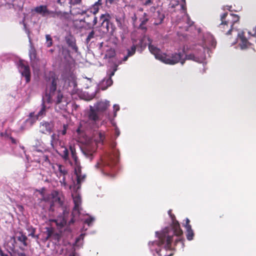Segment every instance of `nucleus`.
I'll return each instance as SVG.
<instances>
[{
	"instance_id": "f257e3e1",
	"label": "nucleus",
	"mask_w": 256,
	"mask_h": 256,
	"mask_svg": "<svg viewBox=\"0 0 256 256\" xmlns=\"http://www.w3.org/2000/svg\"><path fill=\"white\" fill-rule=\"evenodd\" d=\"M58 137V136H56L55 134H53L52 136L51 146L54 148L56 150L58 153L66 162L68 161L72 166H74L76 182L73 180L70 179L67 170L64 166L56 164L52 166V168L54 172L58 178L61 186L64 189H70L71 190L72 196L74 204L72 214H79L81 210L82 200L78 190L80 188L81 183L84 180L86 175L82 173L80 162L76 156L74 146L70 144L69 146L71 156L74 160L73 163L69 160V152L68 150L65 146H61L58 150H57Z\"/></svg>"
},
{
	"instance_id": "f03ea898",
	"label": "nucleus",
	"mask_w": 256,
	"mask_h": 256,
	"mask_svg": "<svg viewBox=\"0 0 256 256\" xmlns=\"http://www.w3.org/2000/svg\"><path fill=\"white\" fill-rule=\"evenodd\" d=\"M110 106V102L105 100L100 101L96 103L94 106H90V110L88 112L87 122L82 121L80 122L79 127L76 130L78 135L80 136H85L84 140H80L84 146L82 148V152L86 158L92 160L96 152L98 145L102 144L105 138L104 133L102 132H96L92 137L86 136L84 134L85 130L98 128L100 126L104 123V120L100 122V114L104 112Z\"/></svg>"
},
{
	"instance_id": "7ed1b4c3",
	"label": "nucleus",
	"mask_w": 256,
	"mask_h": 256,
	"mask_svg": "<svg viewBox=\"0 0 256 256\" xmlns=\"http://www.w3.org/2000/svg\"><path fill=\"white\" fill-rule=\"evenodd\" d=\"M216 42L212 36L210 34L206 35L202 45L196 46L194 48L192 53L186 54L184 58V51L172 54L171 56L162 53L160 50L154 45L150 44L148 45L150 52L154 56L156 59L160 60L164 63L170 64H174L180 62L182 65L185 60H192L196 62H204L206 58L204 52L206 50L210 48L215 47Z\"/></svg>"
},
{
	"instance_id": "20e7f679",
	"label": "nucleus",
	"mask_w": 256,
	"mask_h": 256,
	"mask_svg": "<svg viewBox=\"0 0 256 256\" xmlns=\"http://www.w3.org/2000/svg\"><path fill=\"white\" fill-rule=\"evenodd\" d=\"M168 214L171 218L172 224L162 230L160 232H156L158 240L149 243L152 252H154L158 256H172L174 250L172 248V242L174 240L175 243L182 241V230L180 228L178 222L174 220V216L171 214V210H168Z\"/></svg>"
},
{
	"instance_id": "39448f33",
	"label": "nucleus",
	"mask_w": 256,
	"mask_h": 256,
	"mask_svg": "<svg viewBox=\"0 0 256 256\" xmlns=\"http://www.w3.org/2000/svg\"><path fill=\"white\" fill-rule=\"evenodd\" d=\"M50 84H48L46 94L42 98V102L40 110L36 114L39 118L45 116L47 110L50 106H47L46 104H52L55 105L56 110H65L68 104L70 102V98L63 95L60 90H56L58 78L53 72H50Z\"/></svg>"
},
{
	"instance_id": "423d86ee",
	"label": "nucleus",
	"mask_w": 256,
	"mask_h": 256,
	"mask_svg": "<svg viewBox=\"0 0 256 256\" xmlns=\"http://www.w3.org/2000/svg\"><path fill=\"white\" fill-rule=\"evenodd\" d=\"M116 146L115 142L111 144V151L100 158L94 166L96 169L104 174H109L118 160L119 154L118 150L115 148Z\"/></svg>"
},
{
	"instance_id": "0eeeda50",
	"label": "nucleus",
	"mask_w": 256,
	"mask_h": 256,
	"mask_svg": "<svg viewBox=\"0 0 256 256\" xmlns=\"http://www.w3.org/2000/svg\"><path fill=\"white\" fill-rule=\"evenodd\" d=\"M52 202L57 203L62 207L63 212L62 216H60L54 220L56 225L60 228L62 227L66 223V215L68 213V210H67L66 208H64V195L61 192L56 190H54L52 192Z\"/></svg>"
},
{
	"instance_id": "6e6552de",
	"label": "nucleus",
	"mask_w": 256,
	"mask_h": 256,
	"mask_svg": "<svg viewBox=\"0 0 256 256\" xmlns=\"http://www.w3.org/2000/svg\"><path fill=\"white\" fill-rule=\"evenodd\" d=\"M84 234H81L78 238H76L74 244L72 246L68 244L67 246H65L62 248V253L64 254L65 256H78L74 252L75 248L80 247L82 245V240L84 238Z\"/></svg>"
},
{
	"instance_id": "1a4fd4ad",
	"label": "nucleus",
	"mask_w": 256,
	"mask_h": 256,
	"mask_svg": "<svg viewBox=\"0 0 256 256\" xmlns=\"http://www.w3.org/2000/svg\"><path fill=\"white\" fill-rule=\"evenodd\" d=\"M222 20L221 24L219 25V28H222V26H226L227 28H232L234 24L239 20V17L236 14H228L225 12L220 16Z\"/></svg>"
},
{
	"instance_id": "9d476101",
	"label": "nucleus",
	"mask_w": 256,
	"mask_h": 256,
	"mask_svg": "<svg viewBox=\"0 0 256 256\" xmlns=\"http://www.w3.org/2000/svg\"><path fill=\"white\" fill-rule=\"evenodd\" d=\"M18 68L22 75L25 77L26 82H28L30 76L29 66L24 61L20 60L18 64Z\"/></svg>"
},
{
	"instance_id": "9b49d317",
	"label": "nucleus",
	"mask_w": 256,
	"mask_h": 256,
	"mask_svg": "<svg viewBox=\"0 0 256 256\" xmlns=\"http://www.w3.org/2000/svg\"><path fill=\"white\" fill-rule=\"evenodd\" d=\"M117 70V66H116L112 72L109 74L108 78H105L101 81L98 85V87L102 90H106L108 86L112 84V80L111 78L112 76L114 74L115 72Z\"/></svg>"
},
{
	"instance_id": "f8f14e48",
	"label": "nucleus",
	"mask_w": 256,
	"mask_h": 256,
	"mask_svg": "<svg viewBox=\"0 0 256 256\" xmlns=\"http://www.w3.org/2000/svg\"><path fill=\"white\" fill-rule=\"evenodd\" d=\"M244 34V31L238 32L237 34V42L241 50H244L250 46V43L248 41Z\"/></svg>"
},
{
	"instance_id": "ddd939ff",
	"label": "nucleus",
	"mask_w": 256,
	"mask_h": 256,
	"mask_svg": "<svg viewBox=\"0 0 256 256\" xmlns=\"http://www.w3.org/2000/svg\"><path fill=\"white\" fill-rule=\"evenodd\" d=\"M34 11L44 17L48 16L52 17V15L53 14V11L49 10L46 5H40L36 6L34 9Z\"/></svg>"
},
{
	"instance_id": "4468645a",
	"label": "nucleus",
	"mask_w": 256,
	"mask_h": 256,
	"mask_svg": "<svg viewBox=\"0 0 256 256\" xmlns=\"http://www.w3.org/2000/svg\"><path fill=\"white\" fill-rule=\"evenodd\" d=\"M52 18H58L62 20L68 21L70 18V14L68 12L62 11H53V14L52 15Z\"/></svg>"
},
{
	"instance_id": "2eb2a0df",
	"label": "nucleus",
	"mask_w": 256,
	"mask_h": 256,
	"mask_svg": "<svg viewBox=\"0 0 256 256\" xmlns=\"http://www.w3.org/2000/svg\"><path fill=\"white\" fill-rule=\"evenodd\" d=\"M182 4H181V8L184 11V18L186 20V25L184 26V30L186 31L188 30V27H190L192 24V22L190 21L188 14H186V0H182Z\"/></svg>"
},
{
	"instance_id": "dca6fc26",
	"label": "nucleus",
	"mask_w": 256,
	"mask_h": 256,
	"mask_svg": "<svg viewBox=\"0 0 256 256\" xmlns=\"http://www.w3.org/2000/svg\"><path fill=\"white\" fill-rule=\"evenodd\" d=\"M54 124L52 122H42L40 123V129L42 133L50 132Z\"/></svg>"
},
{
	"instance_id": "f3484780",
	"label": "nucleus",
	"mask_w": 256,
	"mask_h": 256,
	"mask_svg": "<svg viewBox=\"0 0 256 256\" xmlns=\"http://www.w3.org/2000/svg\"><path fill=\"white\" fill-rule=\"evenodd\" d=\"M66 40L68 46L75 52H78V48L76 45L75 38L72 36H68L66 38Z\"/></svg>"
},
{
	"instance_id": "a211bd4d",
	"label": "nucleus",
	"mask_w": 256,
	"mask_h": 256,
	"mask_svg": "<svg viewBox=\"0 0 256 256\" xmlns=\"http://www.w3.org/2000/svg\"><path fill=\"white\" fill-rule=\"evenodd\" d=\"M190 220L188 218H186V224H184V227L186 228V238L188 240H191L193 239V237L194 236V233L192 229L191 226L189 224Z\"/></svg>"
},
{
	"instance_id": "6ab92c4d",
	"label": "nucleus",
	"mask_w": 256,
	"mask_h": 256,
	"mask_svg": "<svg viewBox=\"0 0 256 256\" xmlns=\"http://www.w3.org/2000/svg\"><path fill=\"white\" fill-rule=\"evenodd\" d=\"M68 82L69 86L72 88V90L76 87L77 84L76 82V77L74 75H71L66 80V83Z\"/></svg>"
},
{
	"instance_id": "aec40b11",
	"label": "nucleus",
	"mask_w": 256,
	"mask_h": 256,
	"mask_svg": "<svg viewBox=\"0 0 256 256\" xmlns=\"http://www.w3.org/2000/svg\"><path fill=\"white\" fill-rule=\"evenodd\" d=\"M38 118L36 116H34L33 114H30V117L26 120V125L31 126Z\"/></svg>"
},
{
	"instance_id": "412c9836",
	"label": "nucleus",
	"mask_w": 256,
	"mask_h": 256,
	"mask_svg": "<svg viewBox=\"0 0 256 256\" xmlns=\"http://www.w3.org/2000/svg\"><path fill=\"white\" fill-rule=\"evenodd\" d=\"M136 46L134 45H133L131 47L130 49L128 50V54H127V56H124V58H123V61H124V62L126 61L129 56H132V55H134L136 52Z\"/></svg>"
},
{
	"instance_id": "4be33fe9",
	"label": "nucleus",
	"mask_w": 256,
	"mask_h": 256,
	"mask_svg": "<svg viewBox=\"0 0 256 256\" xmlns=\"http://www.w3.org/2000/svg\"><path fill=\"white\" fill-rule=\"evenodd\" d=\"M220 30L223 32H226V34L227 35L230 34H231V32H234V29L232 28H227L226 26H222V28H220Z\"/></svg>"
},
{
	"instance_id": "5701e85b",
	"label": "nucleus",
	"mask_w": 256,
	"mask_h": 256,
	"mask_svg": "<svg viewBox=\"0 0 256 256\" xmlns=\"http://www.w3.org/2000/svg\"><path fill=\"white\" fill-rule=\"evenodd\" d=\"M68 125L67 124H64L63 126H62V130H59L58 131V136L60 135H62V136H64V135H65L66 134V130H67V129H68Z\"/></svg>"
},
{
	"instance_id": "b1692460",
	"label": "nucleus",
	"mask_w": 256,
	"mask_h": 256,
	"mask_svg": "<svg viewBox=\"0 0 256 256\" xmlns=\"http://www.w3.org/2000/svg\"><path fill=\"white\" fill-rule=\"evenodd\" d=\"M109 17V15L108 14H102L101 15L100 17V21L102 22V24H104V22H106L108 24V18Z\"/></svg>"
},
{
	"instance_id": "393cba45",
	"label": "nucleus",
	"mask_w": 256,
	"mask_h": 256,
	"mask_svg": "<svg viewBox=\"0 0 256 256\" xmlns=\"http://www.w3.org/2000/svg\"><path fill=\"white\" fill-rule=\"evenodd\" d=\"M16 149L19 150L18 153L15 152L16 155L22 156V155L25 153L24 148L23 146H18Z\"/></svg>"
},
{
	"instance_id": "a878e982",
	"label": "nucleus",
	"mask_w": 256,
	"mask_h": 256,
	"mask_svg": "<svg viewBox=\"0 0 256 256\" xmlns=\"http://www.w3.org/2000/svg\"><path fill=\"white\" fill-rule=\"evenodd\" d=\"M94 220V218L92 216H88V218L84 220V222L88 226H90L92 222Z\"/></svg>"
},
{
	"instance_id": "bb28decb",
	"label": "nucleus",
	"mask_w": 256,
	"mask_h": 256,
	"mask_svg": "<svg viewBox=\"0 0 256 256\" xmlns=\"http://www.w3.org/2000/svg\"><path fill=\"white\" fill-rule=\"evenodd\" d=\"M18 240L22 242H23L24 246H26V240H27V238L26 236L22 234L20 236H19L18 238Z\"/></svg>"
},
{
	"instance_id": "cd10ccee",
	"label": "nucleus",
	"mask_w": 256,
	"mask_h": 256,
	"mask_svg": "<svg viewBox=\"0 0 256 256\" xmlns=\"http://www.w3.org/2000/svg\"><path fill=\"white\" fill-rule=\"evenodd\" d=\"M144 6H150L153 2L152 0H138Z\"/></svg>"
},
{
	"instance_id": "c85d7f7f",
	"label": "nucleus",
	"mask_w": 256,
	"mask_h": 256,
	"mask_svg": "<svg viewBox=\"0 0 256 256\" xmlns=\"http://www.w3.org/2000/svg\"><path fill=\"white\" fill-rule=\"evenodd\" d=\"M114 108V117L115 118L116 116V112L120 110V106L118 104H114L113 106Z\"/></svg>"
},
{
	"instance_id": "c756f323",
	"label": "nucleus",
	"mask_w": 256,
	"mask_h": 256,
	"mask_svg": "<svg viewBox=\"0 0 256 256\" xmlns=\"http://www.w3.org/2000/svg\"><path fill=\"white\" fill-rule=\"evenodd\" d=\"M94 31H92L88 34V37L86 38L87 42H88L92 38L94 37Z\"/></svg>"
},
{
	"instance_id": "7c9ffc66",
	"label": "nucleus",
	"mask_w": 256,
	"mask_h": 256,
	"mask_svg": "<svg viewBox=\"0 0 256 256\" xmlns=\"http://www.w3.org/2000/svg\"><path fill=\"white\" fill-rule=\"evenodd\" d=\"M112 124L115 126V134L116 135V136L118 137L120 134V130L118 128L117 126H116V124H114V122H112Z\"/></svg>"
},
{
	"instance_id": "2f4dec72",
	"label": "nucleus",
	"mask_w": 256,
	"mask_h": 256,
	"mask_svg": "<svg viewBox=\"0 0 256 256\" xmlns=\"http://www.w3.org/2000/svg\"><path fill=\"white\" fill-rule=\"evenodd\" d=\"M30 60H31L32 62V66H34V62L33 61H34V59L36 58L35 54L34 53H33V54L30 53Z\"/></svg>"
},
{
	"instance_id": "473e14b6",
	"label": "nucleus",
	"mask_w": 256,
	"mask_h": 256,
	"mask_svg": "<svg viewBox=\"0 0 256 256\" xmlns=\"http://www.w3.org/2000/svg\"><path fill=\"white\" fill-rule=\"evenodd\" d=\"M248 34L252 36H255L256 37V26H255V28L253 29V33L250 32H248Z\"/></svg>"
},
{
	"instance_id": "72a5a7b5",
	"label": "nucleus",
	"mask_w": 256,
	"mask_h": 256,
	"mask_svg": "<svg viewBox=\"0 0 256 256\" xmlns=\"http://www.w3.org/2000/svg\"><path fill=\"white\" fill-rule=\"evenodd\" d=\"M82 0H72V4H80Z\"/></svg>"
},
{
	"instance_id": "f704fd0d",
	"label": "nucleus",
	"mask_w": 256,
	"mask_h": 256,
	"mask_svg": "<svg viewBox=\"0 0 256 256\" xmlns=\"http://www.w3.org/2000/svg\"><path fill=\"white\" fill-rule=\"evenodd\" d=\"M148 21V18H143L142 20V24H144Z\"/></svg>"
},
{
	"instance_id": "c9c22d12",
	"label": "nucleus",
	"mask_w": 256,
	"mask_h": 256,
	"mask_svg": "<svg viewBox=\"0 0 256 256\" xmlns=\"http://www.w3.org/2000/svg\"><path fill=\"white\" fill-rule=\"evenodd\" d=\"M46 46L48 47H50V46H52V40H49V41H47L46 42Z\"/></svg>"
},
{
	"instance_id": "e433bc0d",
	"label": "nucleus",
	"mask_w": 256,
	"mask_h": 256,
	"mask_svg": "<svg viewBox=\"0 0 256 256\" xmlns=\"http://www.w3.org/2000/svg\"><path fill=\"white\" fill-rule=\"evenodd\" d=\"M46 42L52 40V38L50 36L49 34H46Z\"/></svg>"
},
{
	"instance_id": "4c0bfd02",
	"label": "nucleus",
	"mask_w": 256,
	"mask_h": 256,
	"mask_svg": "<svg viewBox=\"0 0 256 256\" xmlns=\"http://www.w3.org/2000/svg\"><path fill=\"white\" fill-rule=\"evenodd\" d=\"M93 22H94V24H96L97 23V18L96 17H94V20H93Z\"/></svg>"
},
{
	"instance_id": "58836bf2",
	"label": "nucleus",
	"mask_w": 256,
	"mask_h": 256,
	"mask_svg": "<svg viewBox=\"0 0 256 256\" xmlns=\"http://www.w3.org/2000/svg\"><path fill=\"white\" fill-rule=\"evenodd\" d=\"M56 2L60 5L63 3V2H62V0H57Z\"/></svg>"
},
{
	"instance_id": "ea45409f",
	"label": "nucleus",
	"mask_w": 256,
	"mask_h": 256,
	"mask_svg": "<svg viewBox=\"0 0 256 256\" xmlns=\"http://www.w3.org/2000/svg\"><path fill=\"white\" fill-rule=\"evenodd\" d=\"M11 140L13 144H16V140H14V138H11Z\"/></svg>"
},
{
	"instance_id": "a19ab883",
	"label": "nucleus",
	"mask_w": 256,
	"mask_h": 256,
	"mask_svg": "<svg viewBox=\"0 0 256 256\" xmlns=\"http://www.w3.org/2000/svg\"><path fill=\"white\" fill-rule=\"evenodd\" d=\"M18 256H26V254L23 252H20L18 254Z\"/></svg>"
},
{
	"instance_id": "79ce46f5",
	"label": "nucleus",
	"mask_w": 256,
	"mask_h": 256,
	"mask_svg": "<svg viewBox=\"0 0 256 256\" xmlns=\"http://www.w3.org/2000/svg\"><path fill=\"white\" fill-rule=\"evenodd\" d=\"M226 8L227 10H230V8H231V6H226Z\"/></svg>"
},
{
	"instance_id": "37998d69",
	"label": "nucleus",
	"mask_w": 256,
	"mask_h": 256,
	"mask_svg": "<svg viewBox=\"0 0 256 256\" xmlns=\"http://www.w3.org/2000/svg\"><path fill=\"white\" fill-rule=\"evenodd\" d=\"M150 10H152V11H154V10H155V8H154V7H152V8H150Z\"/></svg>"
},
{
	"instance_id": "c03bdc74",
	"label": "nucleus",
	"mask_w": 256,
	"mask_h": 256,
	"mask_svg": "<svg viewBox=\"0 0 256 256\" xmlns=\"http://www.w3.org/2000/svg\"><path fill=\"white\" fill-rule=\"evenodd\" d=\"M143 18H148V16L146 13H144Z\"/></svg>"
},
{
	"instance_id": "a18cd8bd",
	"label": "nucleus",
	"mask_w": 256,
	"mask_h": 256,
	"mask_svg": "<svg viewBox=\"0 0 256 256\" xmlns=\"http://www.w3.org/2000/svg\"><path fill=\"white\" fill-rule=\"evenodd\" d=\"M140 10L142 11V8H140Z\"/></svg>"
}]
</instances>
